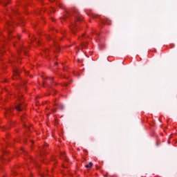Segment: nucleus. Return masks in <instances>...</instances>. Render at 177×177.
I'll list each match as a JSON object with an SVG mask.
<instances>
[{"mask_svg":"<svg viewBox=\"0 0 177 177\" xmlns=\"http://www.w3.org/2000/svg\"><path fill=\"white\" fill-rule=\"evenodd\" d=\"M56 111H55V109H53V113H55Z\"/></svg>","mask_w":177,"mask_h":177,"instance_id":"ddd939ff","label":"nucleus"},{"mask_svg":"<svg viewBox=\"0 0 177 177\" xmlns=\"http://www.w3.org/2000/svg\"><path fill=\"white\" fill-rule=\"evenodd\" d=\"M8 3H9V1L5 2L4 3L5 6H6V5H8Z\"/></svg>","mask_w":177,"mask_h":177,"instance_id":"1a4fd4ad","label":"nucleus"},{"mask_svg":"<svg viewBox=\"0 0 177 177\" xmlns=\"http://www.w3.org/2000/svg\"><path fill=\"white\" fill-rule=\"evenodd\" d=\"M18 39H20V36H18Z\"/></svg>","mask_w":177,"mask_h":177,"instance_id":"2eb2a0df","label":"nucleus"},{"mask_svg":"<svg viewBox=\"0 0 177 177\" xmlns=\"http://www.w3.org/2000/svg\"><path fill=\"white\" fill-rule=\"evenodd\" d=\"M53 21H55V19H53Z\"/></svg>","mask_w":177,"mask_h":177,"instance_id":"f3484780","label":"nucleus"},{"mask_svg":"<svg viewBox=\"0 0 177 177\" xmlns=\"http://www.w3.org/2000/svg\"><path fill=\"white\" fill-rule=\"evenodd\" d=\"M93 165V163L92 162H90L88 165H86L85 167L86 168H92Z\"/></svg>","mask_w":177,"mask_h":177,"instance_id":"20e7f679","label":"nucleus"},{"mask_svg":"<svg viewBox=\"0 0 177 177\" xmlns=\"http://www.w3.org/2000/svg\"><path fill=\"white\" fill-rule=\"evenodd\" d=\"M15 109L18 111H21L23 110V105H17Z\"/></svg>","mask_w":177,"mask_h":177,"instance_id":"7ed1b4c3","label":"nucleus"},{"mask_svg":"<svg viewBox=\"0 0 177 177\" xmlns=\"http://www.w3.org/2000/svg\"><path fill=\"white\" fill-rule=\"evenodd\" d=\"M52 12H55V9L52 8Z\"/></svg>","mask_w":177,"mask_h":177,"instance_id":"f8f14e48","label":"nucleus"},{"mask_svg":"<svg viewBox=\"0 0 177 177\" xmlns=\"http://www.w3.org/2000/svg\"><path fill=\"white\" fill-rule=\"evenodd\" d=\"M10 113H12V110H9L7 111V114H10Z\"/></svg>","mask_w":177,"mask_h":177,"instance_id":"6e6552de","label":"nucleus"},{"mask_svg":"<svg viewBox=\"0 0 177 177\" xmlns=\"http://www.w3.org/2000/svg\"><path fill=\"white\" fill-rule=\"evenodd\" d=\"M62 109H64V106H62Z\"/></svg>","mask_w":177,"mask_h":177,"instance_id":"dca6fc26","label":"nucleus"},{"mask_svg":"<svg viewBox=\"0 0 177 177\" xmlns=\"http://www.w3.org/2000/svg\"><path fill=\"white\" fill-rule=\"evenodd\" d=\"M82 48H86V45H85V44L83 43V44H82Z\"/></svg>","mask_w":177,"mask_h":177,"instance_id":"0eeeda50","label":"nucleus"},{"mask_svg":"<svg viewBox=\"0 0 177 177\" xmlns=\"http://www.w3.org/2000/svg\"><path fill=\"white\" fill-rule=\"evenodd\" d=\"M77 21H81V18H77Z\"/></svg>","mask_w":177,"mask_h":177,"instance_id":"9b49d317","label":"nucleus"},{"mask_svg":"<svg viewBox=\"0 0 177 177\" xmlns=\"http://www.w3.org/2000/svg\"><path fill=\"white\" fill-rule=\"evenodd\" d=\"M53 77H48L46 81L44 82V85H47V86H50L49 84H52L53 82Z\"/></svg>","mask_w":177,"mask_h":177,"instance_id":"f257e3e1","label":"nucleus"},{"mask_svg":"<svg viewBox=\"0 0 177 177\" xmlns=\"http://www.w3.org/2000/svg\"><path fill=\"white\" fill-rule=\"evenodd\" d=\"M73 34H75V31L73 30Z\"/></svg>","mask_w":177,"mask_h":177,"instance_id":"4468645a","label":"nucleus"},{"mask_svg":"<svg viewBox=\"0 0 177 177\" xmlns=\"http://www.w3.org/2000/svg\"><path fill=\"white\" fill-rule=\"evenodd\" d=\"M13 73H14L13 80H15L16 77H19V75H20V71H19V70H17V69L14 71Z\"/></svg>","mask_w":177,"mask_h":177,"instance_id":"f03ea898","label":"nucleus"},{"mask_svg":"<svg viewBox=\"0 0 177 177\" xmlns=\"http://www.w3.org/2000/svg\"><path fill=\"white\" fill-rule=\"evenodd\" d=\"M3 52H5V50H0V53H3Z\"/></svg>","mask_w":177,"mask_h":177,"instance_id":"9d476101","label":"nucleus"},{"mask_svg":"<svg viewBox=\"0 0 177 177\" xmlns=\"http://www.w3.org/2000/svg\"><path fill=\"white\" fill-rule=\"evenodd\" d=\"M61 156L62 157V158H66V153H62Z\"/></svg>","mask_w":177,"mask_h":177,"instance_id":"39448f33","label":"nucleus"},{"mask_svg":"<svg viewBox=\"0 0 177 177\" xmlns=\"http://www.w3.org/2000/svg\"><path fill=\"white\" fill-rule=\"evenodd\" d=\"M8 39L10 41L12 39H13V36H12L11 35H9Z\"/></svg>","mask_w":177,"mask_h":177,"instance_id":"423d86ee","label":"nucleus"}]
</instances>
